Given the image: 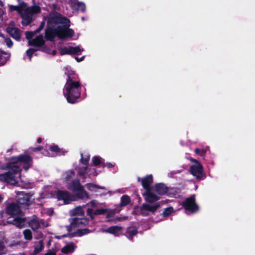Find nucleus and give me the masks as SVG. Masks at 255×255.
<instances>
[{
  "label": "nucleus",
  "mask_w": 255,
  "mask_h": 255,
  "mask_svg": "<svg viewBox=\"0 0 255 255\" xmlns=\"http://www.w3.org/2000/svg\"><path fill=\"white\" fill-rule=\"evenodd\" d=\"M116 221H121L122 220V218L118 217L116 219Z\"/></svg>",
  "instance_id": "62"
},
{
  "label": "nucleus",
  "mask_w": 255,
  "mask_h": 255,
  "mask_svg": "<svg viewBox=\"0 0 255 255\" xmlns=\"http://www.w3.org/2000/svg\"><path fill=\"white\" fill-rule=\"evenodd\" d=\"M75 246L73 242H71L69 244L64 246L61 249V252L64 254H68L72 253L74 252Z\"/></svg>",
  "instance_id": "23"
},
{
  "label": "nucleus",
  "mask_w": 255,
  "mask_h": 255,
  "mask_svg": "<svg viewBox=\"0 0 255 255\" xmlns=\"http://www.w3.org/2000/svg\"><path fill=\"white\" fill-rule=\"evenodd\" d=\"M21 212L20 207L17 203H8L5 209V213L12 217L18 216Z\"/></svg>",
  "instance_id": "11"
},
{
  "label": "nucleus",
  "mask_w": 255,
  "mask_h": 255,
  "mask_svg": "<svg viewBox=\"0 0 255 255\" xmlns=\"http://www.w3.org/2000/svg\"><path fill=\"white\" fill-rule=\"evenodd\" d=\"M6 31L13 39L17 41L20 40L21 31L18 28L8 26L6 27Z\"/></svg>",
  "instance_id": "16"
},
{
  "label": "nucleus",
  "mask_w": 255,
  "mask_h": 255,
  "mask_svg": "<svg viewBox=\"0 0 255 255\" xmlns=\"http://www.w3.org/2000/svg\"><path fill=\"white\" fill-rule=\"evenodd\" d=\"M37 50H38V49H34V48H29L28 49H27L26 50V52L27 56L28 57L30 60H31L32 57L33 55L34 54V52Z\"/></svg>",
  "instance_id": "44"
},
{
  "label": "nucleus",
  "mask_w": 255,
  "mask_h": 255,
  "mask_svg": "<svg viewBox=\"0 0 255 255\" xmlns=\"http://www.w3.org/2000/svg\"><path fill=\"white\" fill-rule=\"evenodd\" d=\"M84 211L81 207H77L74 210V214L83 216Z\"/></svg>",
  "instance_id": "42"
},
{
  "label": "nucleus",
  "mask_w": 255,
  "mask_h": 255,
  "mask_svg": "<svg viewBox=\"0 0 255 255\" xmlns=\"http://www.w3.org/2000/svg\"><path fill=\"white\" fill-rule=\"evenodd\" d=\"M61 31V28L59 25L56 28H54L53 25H48L45 31V37L46 40L54 41L56 36L59 38L60 33Z\"/></svg>",
  "instance_id": "8"
},
{
  "label": "nucleus",
  "mask_w": 255,
  "mask_h": 255,
  "mask_svg": "<svg viewBox=\"0 0 255 255\" xmlns=\"http://www.w3.org/2000/svg\"><path fill=\"white\" fill-rule=\"evenodd\" d=\"M122 230V227L117 226H111L108 228L106 230V232L107 233L112 234L115 236H118L119 234V233L121 232Z\"/></svg>",
  "instance_id": "27"
},
{
  "label": "nucleus",
  "mask_w": 255,
  "mask_h": 255,
  "mask_svg": "<svg viewBox=\"0 0 255 255\" xmlns=\"http://www.w3.org/2000/svg\"><path fill=\"white\" fill-rule=\"evenodd\" d=\"M137 181L141 182L142 187L145 191L151 189L150 185L153 182V177L151 174L147 175L142 178L138 177Z\"/></svg>",
  "instance_id": "15"
},
{
  "label": "nucleus",
  "mask_w": 255,
  "mask_h": 255,
  "mask_svg": "<svg viewBox=\"0 0 255 255\" xmlns=\"http://www.w3.org/2000/svg\"><path fill=\"white\" fill-rule=\"evenodd\" d=\"M75 175V172L73 169H70L65 171L63 173L64 181L68 183Z\"/></svg>",
  "instance_id": "25"
},
{
  "label": "nucleus",
  "mask_w": 255,
  "mask_h": 255,
  "mask_svg": "<svg viewBox=\"0 0 255 255\" xmlns=\"http://www.w3.org/2000/svg\"><path fill=\"white\" fill-rule=\"evenodd\" d=\"M44 25H45V22L44 21L41 22L39 27L35 30V32L37 33H39V32H40L43 29V28L44 26Z\"/></svg>",
  "instance_id": "52"
},
{
  "label": "nucleus",
  "mask_w": 255,
  "mask_h": 255,
  "mask_svg": "<svg viewBox=\"0 0 255 255\" xmlns=\"http://www.w3.org/2000/svg\"><path fill=\"white\" fill-rule=\"evenodd\" d=\"M70 22L69 19L66 17H63L62 15L58 12H55L50 15L47 20V24L48 25H53V24H67Z\"/></svg>",
  "instance_id": "9"
},
{
  "label": "nucleus",
  "mask_w": 255,
  "mask_h": 255,
  "mask_svg": "<svg viewBox=\"0 0 255 255\" xmlns=\"http://www.w3.org/2000/svg\"><path fill=\"white\" fill-rule=\"evenodd\" d=\"M32 158L27 154H20L17 156H12L10 158V161L8 162V167L10 165H14L18 167L19 172L21 171L20 165L23 164V167L25 171L32 165Z\"/></svg>",
  "instance_id": "2"
},
{
  "label": "nucleus",
  "mask_w": 255,
  "mask_h": 255,
  "mask_svg": "<svg viewBox=\"0 0 255 255\" xmlns=\"http://www.w3.org/2000/svg\"><path fill=\"white\" fill-rule=\"evenodd\" d=\"M190 161L195 163V164H198L199 163H201L198 160L196 159L193 158L192 157H191L189 158Z\"/></svg>",
  "instance_id": "57"
},
{
  "label": "nucleus",
  "mask_w": 255,
  "mask_h": 255,
  "mask_svg": "<svg viewBox=\"0 0 255 255\" xmlns=\"http://www.w3.org/2000/svg\"><path fill=\"white\" fill-rule=\"evenodd\" d=\"M32 15L24 10L23 14L21 15V23L23 26L29 25L32 21Z\"/></svg>",
  "instance_id": "21"
},
{
  "label": "nucleus",
  "mask_w": 255,
  "mask_h": 255,
  "mask_svg": "<svg viewBox=\"0 0 255 255\" xmlns=\"http://www.w3.org/2000/svg\"><path fill=\"white\" fill-rule=\"evenodd\" d=\"M25 218H21L19 217L14 218L12 220L7 221V223L8 224H12L20 229L25 227Z\"/></svg>",
  "instance_id": "20"
},
{
  "label": "nucleus",
  "mask_w": 255,
  "mask_h": 255,
  "mask_svg": "<svg viewBox=\"0 0 255 255\" xmlns=\"http://www.w3.org/2000/svg\"><path fill=\"white\" fill-rule=\"evenodd\" d=\"M189 171L197 180H203L206 177V173L204 172V167L201 163L192 165L190 167Z\"/></svg>",
  "instance_id": "7"
},
{
  "label": "nucleus",
  "mask_w": 255,
  "mask_h": 255,
  "mask_svg": "<svg viewBox=\"0 0 255 255\" xmlns=\"http://www.w3.org/2000/svg\"><path fill=\"white\" fill-rule=\"evenodd\" d=\"M85 58V56H83L82 57H81V58H78V57L77 56H75V60L78 62H80L81 61H82L83 60H84Z\"/></svg>",
  "instance_id": "58"
},
{
  "label": "nucleus",
  "mask_w": 255,
  "mask_h": 255,
  "mask_svg": "<svg viewBox=\"0 0 255 255\" xmlns=\"http://www.w3.org/2000/svg\"><path fill=\"white\" fill-rule=\"evenodd\" d=\"M44 255H55V253L50 252H48V253L45 254Z\"/></svg>",
  "instance_id": "59"
},
{
  "label": "nucleus",
  "mask_w": 255,
  "mask_h": 255,
  "mask_svg": "<svg viewBox=\"0 0 255 255\" xmlns=\"http://www.w3.org/2000/svg\"><path fill=\"white\" fill-rule=\"evenodd\" d=\"M4 247L2 245H1V244L0 245V250H2L3 249V248H4Z\"/></svg>",
  "instance_id": "63"
},
{
  "label": "nucleus",
  "mask_w": 255,
  "mask_h": 255,
  "mask_svg": "<svg viewBox=\"0 0 255 255\" xmlns=\"http://www.w3.org/2000/svg\"><path fill=\"white\" fill-rule=\"evenodd\" d=\"M115 212H109L106 215V218L108 221H111L112 220L111 219L115 215Z\"/></svg>",
  "instance_id": "53"
},
{
  "label": "nucleus",
  "mask_w": 255,
  "mask_h": 255,
  "mask_svg": "<svg viewBox=\"0 0 255 255\" xmlns=\"http://www.w3.org/2000/svg\"><path fill=\"white\" fill-rule=\"evenodd\" d=\"M25 10L32 15L34 14L39 13L41 12V8L40 6L38 5L28 7Z\"/></svg>",
  "instance_id": "29"
},
{
  "label": "nucleus",
  "mask_w": 255,
  "mask_h": 255,
  "mask_svg": "<svg viewBox=\"0 0 255 255\" xmlns=\"http://www.w3.org/2000/svg\"><path fill=\"white\" fill-rule=\"evenodd\" d=\"M10 25H14V22L13 21H11L10 23H9Z\"/></svg>",
  "instance_id": "64"
},
{
  "label": "nucleus",
  "mask_w": 255,
  "mask_h": 255,
  "mask_svg": "<svg viewBox=\"0 0 255 255\" xmlns=\"http://www.w3.org/2000/svg\"><path fill=\"white\" fill-rule=\"evenodd\" d=\"M173 211V208L172 207L165 208L163 212L162 215L164 217H166L170 215Z\"/></svg>",
  "instance_id": "41"
},
{
  "label": "nucleus",
  "mask_w": 255,
  "mask_h": 255,
  "mask_svg": "<svg viewBox=\"0 0 255 255\" xmlns=\"http://www.w3.org/2000/svg\"><path fill=\"white\" fill-rule=\"evenodd\" d=\"M91 232V231L88 228L80 229L77 230V233L78 234V236L81 237L84 235L89 234Z\"/></svg>",
  "instance_id": "39"
},
{
  "label": "nucleus",
  "mask_w": 255,
  "mask_h": 255,
  "mask_svg": "<svg viewBox=\"0 0 255 255\" xmlns=\"http://www.w3.org/2000/svg\"><path fill=\"white\" fill-rule=\"evenodd\" d=\"M5 42L8 47L11 48L13 45V42L10 38L7 37L5 38Z\"/></svg>",
  "instance_id": "50"
},
{
  "label": "nucleus",
  "mask_w": 255,
  "mask_h": 255,
  "mask_svg": "<svg viewBox=\"0 0 255 255\" xmlns=\"http://www.w3.org/2000/svg\"><path fill=\"white\" fill-rule=\"evenodd\" d=\"M70 55H79L84 51V49L80 46L75 47L70 46Z\"/></svg>",
  "instance_id": "31"
},
{
  "label": "nucleus",
  "mask_w": 255,
  "mask_h": 255,
  "mask_svg": "<svg viewBox=\"0 0 255 255\" xmlns=\"http://www.w3.org/2000/svg\"><path fill=\"white\" fill-rule=\"evenodd\" d=\"M34 250L31 255H36L41 252L44 248V244L42 240L36 242L34 246Z\"/></svg>",
  "instance_id": "24"
},
{
  "label": "nucleus",
  "mask_w": 255,
  "mask_h": 255,
  "mask_svg": "<svg viewBox=\"0 0 255 255\" xmlns=\"http://www.w3.org/2000/svg\"><path fill=\"white\" fill-rule=\"evenodd\" d=\"M56 196L58 200L63 201L65 204H69L72 201L71 195L66 190H57Z\"/></svg>",
  "instance_id": "12"
},
{
  "label": "nucleus",
  "mask_w": 255,
  "mask_h": 255,
  "mask_svg": "<svg viewBox=\"0 0 255 255\" xmlns=\"http://www.w3.org/2000/svg\"><path fill=\"white\" fill-rule=\"evenodd\" d=\"M66 187L75 193L78 199L90 198L89 195L85 190L84 186L81 184L80 180L78 178H76L68 183L66 184Z\"/></svg>",
  "instance_id": "4"
},
{
  "label": "nucleus",
  "mask_w": 255,
  "mask_h": 255,
  "mask_svg": "<svg viewBox=\"0 0 255 255\" xmlns=\"http://www.w3.org/2000/svg\"><path fill=\"white\" fill-rule=\"evenodd\" d=\"M43 147L42 146H38L35 147H30L29 148V149L33 152H37L43 149Z\"/></svg>",
  "instance_id": "51"
},
{
  "label": "nucleus",
  "mask_w": 255,
  "mask_h": 255,
  "mask_svg": "<svg viewBox=\"0 0 255 255\" xmlns=\"http://www.w3.org/2000/svg\"><path fill=\"white\" fill-rule=\"evenodd\" d=\"M101 159L99 156H94L92 159V164L96 166L99 165L102 163Z\"/></svg>",
  "instance_id": "37"
},
{
  "label": "nucleus",
  "mask_w": 255,
  "mask_h": 255,
  "mask_svg": "<svg viewBox=\"0 0 255 255\" xmlns=\"http://www.w3.org/2000/svg\"><path fill=\"white\" fill-rule=\"evenodd\" d=\"M42 138L41 137H38L37 140V142L39 143H41L42 142Z\"/></svg>",
  "instance_id": "60"
},
{
  "label": "nucleus",
  "mask_w": 255,
  "mask_h": 255,
  "mask_svg": "<svg viewBox=\"0 0 255 255\" xmlns=\"http://www.w3.org/2000/svg\"><path fill=\"white\" fill-rule=\"evenodd\" d=\"M154 189L157 194L162 196L167 193L169 188L165 184L159 183L155 184Z\"/></svg>",
  "instance_id": "19"
},
{
  "label": "nucleus",
  "mask_w": 255,
  "mask_h": 255,
  "mask_svg": "<svg viewBox=\"0 0 255 255\" xmlns=\"http://www.w3.org/2000/svg\"><path fill=\"white\" fill-rule=\"evenodd\" d=\"M69 24L65 25H59L61 28V31L60 33L59 39H65L67 38L72 37L74 35V31L72 29L69 28Z\"/></svg>",
  "instance_id": "13"
},
{
  "label": "nucleus",
  "mask_w": 255,
  "mask_h": 255,
  "mask_svg": "<svg viewBox=\"0 0 255 255\" xmlns=\"http://www.w3.org/2000/svg\"><path fill=\"white\" fill-rule=\"evenodd\" d=\"M49 150L55 152L58 155H64L66 151L63 150L62 149L60 148L57 145H53L49 147Z\"/></svg>",
  "instance_id": "30"
},
{
  "label": "nucleus",
  "mask_w": 255,
  "mask_h": 255,
  "mask_svg": "<svg viewBox=\"0 0 255 255\" xmlns=\"http://www.w3.org/2000/svg\"><path fill=\"white\" fill-rule=\"evenodd\" d=\"M67 76L63 94L68 103L75 104L81 97L82 85L80 82L76 81L77 75L73 71L65 73Z\"/></svg>",
  "instance_id": "1"
},
{
  "label": "nucleus",
  "mask_w": 255,
  "mask_h": 255,
  "mask_svg": "<svg viewBox=\"0 0 255 255\" xmlns=\"http://www.w3.org/2000/svg\"><path fill=\"white\" fill-rule=\"evenodd\" d=\"M88 170V166L85 165V166L79 167L78 168V173L80 176H84L87 173Z\"/></svg>",
  "instance_id": "36"
},
{
  "label": "nucleus",
  "mask_w": 255,
  "mask_h": 255,
  "mask_svg": "<svg viewBox=\"0 0 255 255\" xmlns=\"http://www.w3.org/2000/svg\"><path fill=\"white\" fill-rule=\"evenodd\" d=\"M75 6H77V9L80 10L81 12H84L86 11V6L85 4L83 2H72L71 7L73 8Z\"/></svg>",
  "instance_id": "28"
},
{
  "label": "nucleus",
  "mask_w": 255,
  "mask_h": 255,
  "mask_svg": "<svg viewBox=\"0 0 255 255\" xmlns=\"http://www.w3.org/2000/svg\"><path fill=\"white\" fill-rule=\"evenodd\" d=\"M141 205L140 206H134L133 211L132 212V214L135 215H138V216H139V215L141 216Z\"/></svg>",
  "instance_id": "45"
},
{
  "label": "nucleus",
  "mask_w": 255,
  "mask_h": 255,
  "mask_svg": "<svg viewBox=\"0 0 255 255\" xmlns=\"http://www.w3.org/2000/svg\"><path fill=\"white\" fill-rule=\"evenodd\" d=\"M60 54L61 55H70V46L61 47L59 49Z\"/></svg>",
  "instance_id": "40"
},
{
  "label": "nucleus",
  "mask_w": 255,
  "mask_h": 255,
  "mask_svg": "<svg viewBox=\"0 0 255 255\" xmlns=\"http://www.w3.org/2000/svg\"><path fill=\"white\" fill-rule=\"evenodd\" d=\"M17 203L19 205L29 206L32 204L31 197L33 195L30 193H25L24 191L19 192L18 194Z\"/></svg>",
  "instance_id": "10"
},
{
  "label": "nucleus",
  "mask_w": 255,
  "mask_h": 255,
  "mask_svg": "<svg viewBox=\"0 0 255 255\" xmlns=\"http://www.w3.org/2000/svg\"><path fill=\"white\" fill-rule=\"evenodd\" d=\"M194 152L197 155L205 158L207 152V149L196 148L195 149Z\"/></svg>",
  "instance_id": "34"
},
{
  "label": "nucleus",
  "mask_w": 255,
  "mask_h": 255,
  "mask_svg": "<svg viewBox=\"0 0 255 255\" xmlns=\"http://www.w3.org/2000/svg\"><path fill=\"white\" fill-rule=\"evenodd\" d=\"M0 54H6V53L3 50L0 49Z\"/></svg>",
  "instance_id": "61"
},
{
  "label": "nucleus",
  "mask_w": 255,
  "mask_h": 255,
  "mask_svg": "<svg viewBox=\"0 0 255 255\" xmlns=\"http://www.w3.org/2000/svg\"><path fill=\"white\" fill-rule=\"evenodd\" d=\"M7 60V57L3 56L2 55L0 54V66L4 65Z\"/></svg>",
  "instance_id": "48"
},
{
  "label": "nucleus",
  "mask_w": 255,
  "mask_h": 255,
  "mask_svg": "<svg viewBox=\"0 0 255 255\" xmlns=\"http://www.w3.org/2000/svg\"><path fill=\"white\" fill-rule=\"evenodd\" d=\"M86 186L87 189L91 191H96L97 189H103L100 186L92 183H87Z\"/></svg>",
  "instance_id": "35"
},
{
  "label": "nucleus",
  "mask_w": 255,
  "mask_h": 255,
  "mask_svg": "<svg viewBox=\"0 0 255 255\" xmlns=\"http://www.w3.org/2000/svg\"><path fill=\"white\" fill-rule=\"evenodd\" d=\"M28 226L33 231H36L40 228V223L39 221L35 218L30 219L28 222Z\"/></svg>",
  "instance_id": "26"
},
{
  "label": "nucleus",
  "mask_w": 255,
  "mask_h": 255,
  "mask_svg": "<svg viewBox=\"0 0 255 255\" xmlns=\"http://www.w3.org/2000/svg\"><path fill=\"white\" fill-rule=\"evenodd\" d=\"M90 204L92 209L95 208L97 206V203L95 200H92L90 202Z\"/></svg>",
  "instance_id": "55"
},
{
  "label": "nucleus",
  "mask_w": 255,
  "mask_h": 255,
  "mask_svg": "<svg viewBox=\"0 0 255 255\" xmlns=\"http://www.w3.org/2000/svg\"><path fill=\"white\" fill-rule=\"evenodd\" d=\"M90 160V155H88L85 157H83V155L81 154V158L80 162L85 165L88 166L89 164V161Z\"/></svg>",
  "instance_id": "43"
},
{
  "label": "nucleus",
  "mask_w": 255,
  "mask_h": 255,
  "mask_svg": "<svg viewBox=\"0 0 255 255\" xmlns=\"http://www.w3.org/2000/svg\"><path fill=\"white\" fill-rule=\"evenodd\" d=\"M182 207L186 211L190 213H195L199 211V207L196 202L195 195H192L187 198L181 204Z\"/></svg>",
  "instance_id": "5"
},
{
  "label": "nucleus",
  "mask_w": 255,
  "mask_h": 255,
  "mask_svg": "<svg viewBox=\"0 0 255 255\" xmlns=\"http://www.w3.org/2000/svg\"><path fill=\"white\" fill-rule=\"evenodd\" d=\"M142 196L146 202L148 203L154 204L160 199L159 196L152 192L151 189L145 191V192L142 194Z\"/></svg>",
  "instance_id": "14"
},
{
  "label": "nucleus",
  "mask_w": 255,
  "mask_h": 255,
  "mask_svg": "<svg viewBox=\"0 0 255 255\" xmlns=\"http://www.w3.org/2000/svg\"><path fill=\"white\" fill-rule=\"evenodd\" d=\"M35 33H36L35 32V31H26L25 32L26 38L28 40L31 39L33 37Z\"/></svg>",
  "instance_id": "47"
},
{
  "label": "nucleus",
  "mask_w": 255,
  "mask_h": 255,
  "mask_svg": "<svg viewBox=\"0 0 255 255\" xmlns=\"http://www.w3.org/2000/svg\"><path fill=\"white\" fill-rule=\"evenodd\" d=\"M88 222L89 220L86 218H74L72 219L71 224L74 227H79L81 225H87Z\"/></svg>",
  "instance_id": "22"
},
{
  "label": "nucleus",
  "mask_w": 255,
  "mask_h": 255,
  "mask_svg": "<svg viewBox=\"0 0 255 255\" xmlns=\"http://www.w3.org/2000/svg\"><path fill=\"white\" fill-rule=\"evenodd\" d=\"M106 166H107L108 168H111L114 167V165L110 162H107L106 163H102L103 167H104Z\"/></svg>",
  "instance_id": "56"
},
{
  "label": "nucleus",
  "mask_w": 255,
  "mask_h": 255,
  "mask_svg": "<svg viewBox=\"0 0 255 255\" xmlns=\"http://www.w3.org/2000/svg\"><path fill=\"white\" fill-rule=\"evenodd\" d=\"M108 212V209H99L94 211L92 208H88L87 210V215L93 219L95 216L98 215H104Z\"/></svg>",
  "instance_id": "18"
},
{
  "label": "nucleus",
  "mask_w": 255,
  "mask_h": 255,
  "mask_svg": "<svg viewBox=\"0 0 255 255\" xmlns=\"http://www.w3.org/2000/svg\"><path fill=\"white\" fill-rule=\"evenodd\" d=\"M2 170H7L8 171L4 173L0 174V181L14 185L17 183L15 179V175L19 172V168L14 165H10L8 167V163L5 165L1 167Z\"/></svg>",
  "instance_id": "3"
},
{
  "label": "nucleus",
  "mask_w": 255,
  "mask_h": 255,
  "mask_svg": "<svg viewBox=\"0 0 255 255\" xmlns=\"http://www.w3.org/2000/svg\"><path fill=\"white\" fill-rule=\"evenodd\" d=\"M24 239L27 240H31L32 238V233L29 229H25L23 231Z\"/></svg>",
  "instance_id": "38"
},
{
  "label": "nucleus",
  "mask_w": 255,
  "mask_h": 255,
  "mask_svg": "<svg viewBox=\"0 0 255 255\" xmlns=\"http://www.w3.org/2000/svg\"><path fill=\"white\" fill-rule=\"evenodd\" d=\"M39 48H37V49L44 52H48L50 50L49 48L44 45L42 47H40Z\"/></svg>",
  "instance_id": "54"
},
{
  "label": "nucleus",
  "mask_w": 255,
  "mask_h": 255,
  "mask_svg": "<svg viewBox=\"0 0 255 255\" xmlns=\"http://www.w3.org/2000/svg\"><path fill=\"white\" fill-rule=\"evenodd\" d=\"M130 201V197L128 195H124L121 198L120 205L121 206H126L129 204Z\"/></svg>",
  "instance_id": "32"
},
{
  "label": "nucleus",
  "mask_w": 255,
  "mask_h": 255,
  "mask_svg": "<svg viewBox=\"0 0 255 255\" xmlns=\"http://www.w3.org/2000/svg\"><path fill=\"white\" fill-rule=\"evenodd\" d=\"M76 236H78V233H77V231L73 232V233H69L67 234H65V235H62L63 237H68L69 238H73V237H76Z\"/></svg>",
  "instance_id": "49"
},
{
  "label": "nucleus",
  "mask_w": 255,
  "mask_h": 255,
  "mask_svg": "<svg viewBox=\"0 0 255 255\" xmlns=\"http://www.w3.org/2000/svg\"><path fill=\"white\" fill-rule=\"evenodd\" d=\"M9 10L10 12L13 11H17L18 12H20L21 10V8L18 5H10L9 6Z\"/></svg>",
  "instance_id": "46"
},
{
  "label": "nucleus",
  "mask_w": 255,
  "mask_h": 255,
  "mask_svg": "<svg viewBox=\"0 0 255 255\" xmlns=\"http://www.w3.org/2000/svg\"><path fill=\"white\" fill-rule=\"evenodd\" d=\"M126 233L128 234V238L132 239L133 237L138 233L137 229L136 228H134L132 229L128 228L127 229Z\"/></svg>",
  "instance_id": "33"
},
{
  "label": "nucleus",
  "mask_w": 255,
  "mask_h": 255,
  "mask_svg": "<svg viewBox=\"0 0 255 255\" xmlns=\"http://www.w3.org/2000/svg\"><path fill=\"white\" fill-rule=\"evenodd\" d=\"M45 41L44 40L43 36L42 34L36 36L31 41H29L28 44L30 46L40 47L44 45Z\"/></svg>",
  "instance_id": "17"
},
{
  "label": "nucleus",
  "mask_w": 255,
  "mask_h": 255,
  "mask_svg": "<svg viewBox=\"0 0 255 255\" xmlns=\"http://www.w3.org/2000/svg\"><path fill=\"white\" fill-rule=\"evenodd\" d=\"M161 205L159 203L150 204L144 203L141 205V213L143 217L148 216L151 213L154 215L157 210L160 207Z\"/></svg>",
  "instance_id": "6"
}]
</instances>
